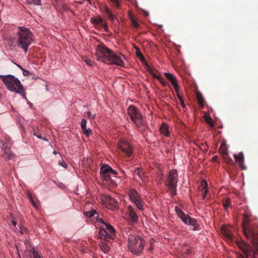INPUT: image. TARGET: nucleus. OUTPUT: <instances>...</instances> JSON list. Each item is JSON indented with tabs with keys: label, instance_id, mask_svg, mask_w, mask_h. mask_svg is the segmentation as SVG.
Returning a JSON list of instances; mask_svg holds the SVG:
<instances>
[{
	"label": "nucleus",
	"instance_id": "obj_1",
	"mask_svg": "<svg viewBox=\"0 0 258 258\" xmlns=\"http://www.w3.org/2000/svg\"><path fill=\"white\" fill-rule=\"evenodd\" d=\"M242 229L244 235L250 242L254 247L252 251L250 245L243 241L237 239L232 232L229 231L227 228V244L233 246H237L244 253L246 258H258V227L251 225L246 217H244L242 221ZM237 258H244L241 253H236Z\"/></svg>",
	"mask_w": 258,
	"mask_h": 258
},
{
	"label": "nucleus",
	"instance_id": "obj_2",
	"mask_svg": "<svg viewBox=\"0 0 258 258\" xmlns=\"http://www.w3.org/2000/svg\"><path fill=\"white\" fill-rule=\"evenodd\" d=\"M122 233L123 237L127 239L128 250L135 254L139 255L144 248V239L136 234L134 231L130 227L124 228Z\"/></svg>",
	"mask_w": 258,
	"mask_h": 258
},
{
	"label": "nucleus",
	"instance_id": "obj_3",
	"mask_svg": "<svg viewBox=\"0 0 258 258\" xmlns=\"http://www.w3.org/2000/svg\"><path fill=\"white\" fill-rule=\"evenodd\" d=\"M0 78L9 91L21 95L23 99L28 100L24 87L17 78L12 75H0Z\"/></svg>",
	"mask_w": 258,
	"mask_h": 258
},
{
	"label": "nucleus",
	"instance_id": "obj_4",
	"mask_svg": "<svg viewBox=\"0 0 258 258\" xmlns=\"http://www.w3.org/2000/svg\"><path fill=\"white\" fill-rule=\"evenodd\" d=\"M33 42V35L31 31L25 27H19L17 36V44L19 47L26 52L28 47Z\"/></svg>",
	"mask_w": 258,
	"mask_h": 258
},
{
	"label": "nucleus",
	"instance_id": "obj_5",
	"mask_svg": "<svg viewBox=\"0 0 258 258\" xmlns=\"http://www.w3.org/2000/svg\"><path fill=\"white\" fill-rule=\"evenodd\" d=\"M117 172L108 165H103L100 168V175L104 184L113 185Z\"/></svg>",
	"mask_w": 258,
	"mask_h": 258
},
{
	"label": "nucleus",
	"instance_id": "obj_6",
	"mask_svg": "<svg viewBox=\"0 0 258 258\" xmlns=\"http://www.w3.org/2000/svg\"><path fill=\"white\" fill-rule=\"evenodd\" d=\"M99 222L102 223L99 233L100 237L107 241L113 239L115 236V231L114 228L109 223L105 222L102 219H100Z\"/></svg>",
	"mask_w": 258,
	"mask_h": 258
},
{
	"label": "nucleus",
	"instance_id": "obj_7",
	"mask_svg": "<svg viewBox=\"0 0 258 258\" xmlns=\"http://www.w3.org/2000/svg\"><path fill=\"white\" fill-rule=\"evenodd\" d=\"M113 51L104 45L99 44L96 49V56L97 60L108 63L109 58Z\"/></svg>",
	"mask_w": 258,
	"mask_h": 258
},
{
	"label": "nucleus",
	"instance_id": "obj_8",
	"mask_svg": "<svg viewBox=\"0 0 258 258\" xmlns=\"http://www.w3.org/2000/svg\"><path fill=\"white\" fill-rule=\"evenodd\" d=\"M127 113L131 119L138 127L144 124L143 117L139 110L134 105H130L127 108Z\"/></svg>",
	"mask_w": 258,
	"mask_h": 258
},
{
	"label": "nucleus",
	"instance_id": "obj_9",
	"mask_svg": "<svg viewBox=\"0 0 258 258\" xmlns=\"http://www.w3.org/2000/svg\"><path fill=\"white\" fill-rule=\"evenodd\" d=\"M178 179V175L176 169L171 170L168 174L166 185L169 189L173 191V195H176L175 189Z\"/></svg>",
	"mask_w": 258,
	"mask_h": 258
},
{
	"label": "nucleus",
	"instance_id": "obj_10",
	"mask_svg": "<svg viewBox=\"0 0 258 258\" xmlns=\"http://www.w3.org/2000/svg\"><path fill=\"white\" fill-rule=\"evenodd\" d=\"M175 210L178 216L185 224H188L194 226L197 225V221L196 219L191 218L188 215H185L180 208L176 207Z\"/></svg>",
	"mask_w": 258,
	"mask_h": 258
},
{
	"label": "nucleus",
	"instance_id": "obj_11",
	"mask_svg": "<svg viewBox=\"0 0 258 258\" xmlns=\"http://www.w3.org/2000/svg\"><path fill=\"white\" fill-rule=\"evenodd\" d=\"M101 199L103 205L108 209L113 211L117 209L118 203L114 199L108 195H103Z\"/></svg>",
	"mask_w": 258,
	"mask_h": 258
},
{
	"label": "nucleus",
	"instance_id": "obj_12",
	"mask_svg": "<svg viewBox=\"0 0 258 258\" xmlns=\"http://www.w3.org/2000/svg\"><path fill=\"white\" fill-rule=\"evenodd\" d=\"M109 59L108 64L116 65L121 67H124L125 66L124 62L125 57L121 53L116 54L113 52Z\"/></svg>",
	"mask_w": 258,
	"mask_h": 258
},
{
	"label": "nucleus",
	"instance_id": "obj_13",
	"mask_svg": "<svg viewBox=\"0 0 258 258\" xmlns=\"http://www.w3.org/2000/svg\"><path fill=\"white\" fill-rule=\"evenodd\" d=\"M128 194L131 201L135 204L137 208L140 211H143L144 208L137 191L134 188H131L128 191Z\"/></svg>",
	"mask_w": 258,
	"mask_h": 258
},
{
	"label": "nucleus",
	"instance_id": "obj_14",
	"mask_svg": "<svg viewBox=\"0 0 258 258\" xmlns=\"http://www.w3.org/2000/svg\"><path fill=\"white\" fill-rule=\"evenodd\" d=\"M12 144L10 141L7 140H0V147L4 151V153L7 155L8 159H11L14 157V154L11 152Z\"/></svg>",
	"mask_w": 258,
	"mask_h": 258
},
{
	"label": "nucleus",
	"instance_id": "obj_15",
	"mask_svg": "<svg viewBox=\"0 0 258 258\" xmlns=\"http://www.w3.org/2000/svg\"><path fill=\"white\" fill-rule=\"evenodd\" d=\"M126 218L133 224H137L139 221L138 216L133 208L130 206L127 207L125 213Z\"/></svg>",
	"mask_w": 258,
	"mask_h": 258
},
{
	"label": "nucleus",
	"instance_id": "obj_16",
	"mask_svg": "<svg viewBox=\"0 0 258 258\" xmlns=\"http://www.w3.org/2000/svg\"><path fill=\"white\" fill-rule=\"evenodd\" d=\"M118 148L128 157H131L133 154V150L131 145L125 141H120L118 144Z\"/></svg>",
	"mask_w": 258,
	"mask_h": 258
},
{
	"label": "nucleus",
	"instance_id": "obj_17",
	"mask_svg": "<svg viewBox=\"0 0 258 258\" xmlns=\"http://www.w3.org/2000/svg\"><path fill=\"white\" fill-rule=\"evenodd\" d=\"M142 169L140 167L137 168L134 171V177L139 182L141 180L142 183L146 182V177L145 176V173L142 172Z\"/></svg>",
	"mask_w": 258,
	"mask_h": 258
},
{
	"label": "nucleus",
	"instance_id": "obj_18",
	"mask_svg": "<svg viewBox=\"0 0 258 258\" xmlns=\"http://www.w3.org/2000/svg\"><path fill=\"white\" fill-rule=\"evenodd\" d=\"M164 75L168 82L173 86L174 89L177 90V87H179V85L178 84V81L175 76L171 73L167 72L164 73Z\"/></svg>",
	"mask_w": 258,
	"mask_h": 258
},
{
	"label": "nucleus",
	"instance_id": "obj_19",
	"mask_svg": "<svg viewBox=\"0 0 258 258\" xmlns=\"http://www.w3.org/2000/svg\"><path fill=\"white\" fill-rule=\"evenodd\" d=\"M104 11L107 14L109 19L113 23H114L116 24V23L118 22V20L116 17V16L113 13L112 11L109 9V8L105 6L104 8Z\"/></svg>",
	"mask_w": 258,
	"mask_h": 258
},
{
	"label": "nucleus",
	"instance_id": "obj_20",
	"mask_svg": "<svg viewBox=\"0 0 258 258\" xmlns=\"http://www.w3.org/2000/svg\"><path fill=\"white\" fill-rule=\"evenodd\" d=\"M87 120L85 119H82L81 122V127L84 134L89 136L92 133V131L90 128H87L86 126Z\"/></svg>",
	"mask_w": 258,
	"mask_h": 258
},
{
	"label": "nucleus",
	"instance_id": "obj_21",
	"mask_svg": "<svg viewBox=\"0 0 258 258\" xmlns=\"http://www.w3.org/2000/svg\"><path fill=\"white\" fill-rule=\"evenodd\" d=\"M208 183L205 180H203L201 182V186L200 187V189L202 191V199H205L206 198V195L208 192Z\"/></svg>",
	"mask_w": 258,
	"mask_h": 258
},
{
	"label": "nucleus",
	"instance_id": "obj_22",
	"mask_svg": "<svg viewBox=\"0 0 258 258\" xmlns=\"http://www.w3.org/2000/svg\"><path fill=\"white\" fill-rule=\"evenodd\" d=\"M160 133L164 135L166 137H170V133L169 131L168 126L165 123H163L161 124L160 128Z\"/></svg>",
	"mask_w": 258,
	"mask_h": 258
},
{
	"label": "nucleus",
	"instance_id": "obj_23",
	"mask_svg": "<svg viewBox=\"0 0 258 258\" xmlns=\"http://www.w3.org/2000/svg\"><path fill=\"white\" fill-rule=\"evenodd\" d=\"M234 158L236 162L240 167L242 166L244 161V156L242 152L239 153L237 155H234Z\"/></svg>",
	"mask_w": 258,
	"mask_h": 258
},
{
	"label": "nucleus",
	"instance_id": "obj_24",
	"mask_svg": "<svg viewBox=\"0 0 258 258\" xmlns=\"http://www.w3.org/2000/svg\"><path fill=\"white\" fill-rule=\"evenodd\" d=\"M91 22L94 24L96 29L99 28L100 25L103 23V21L101 17L98 18H91Z\"/></svg>",
	"mask_w": 258,
	"mask_h": 258
},
{
	"label": "nucleus",
	"instance_id": "obj_25",
	"mask_svg": "<svg viewBox=\"0 0 258 258\" xmlns=\"http://www.w3.org/2000/svg\"><path fill=\"white\" fill-rule=\"evenodd\" d=\"M99 246L101 250L104 253H107L109 250L108 245L105 242H101L99 244Z\"/></svg>",
	"mask_w": 258,
	"mask_h": 258
},
{
	"label": "nucleus",
	"instance_id": "obj_26",
	"mask_svg": "<svg viewBox=\"0 0 258 258\" xmlns=\"http://www.w3.org/2000/svg\"><path fill=\"white\" fill-rule=\"evenodd\" d=\"M219 152L222 155L223 159H225L226 156V143L223 142L219 148Z\"/></svg>",
	"mask_w": 258,
	"mask_h": 258
},
{
	"label": "nucleus",
	"instance_id": "obj_27",
	"mask_svg": "<svg viewBox=\"0 0 258 258\" xmlns=\"http://www.w3.org/2000/svg\"><path fill=\"white\" fill-rule=\"evenodd\" d=\"M197 98L200 105L203 107L205 105V101L202 94L199 93L197 94Z\"/></svg>",
	"mask_w": 258,
	"mask_h": 258
},
{
	"label": "nucleus",
	"instance_id": "obj_28",
	"mask_svg": "<svg viewBox=\"0 0 258 258\" xmlns=\"http://www.w3.org/2000/svg\"><path fill=\"white\" fill-rule=\"evenodd\" d=\"M30 258H41L38 252L36 251L34 248H32L30 253Z\"/></svg>",
	"mask_w": 258,
	"mask_h": 258
},
{
	"label": "nucleus",
	"instance_id": "obj_29",
	"mask_svg": "<svg viewBox=\"0 0 258 258\" xmlns=\"http://www.w3.org/2000/svg\"><path fill=\"white\" fill-rule=\"evenodd\" d=\"M26 3L28 4H33L34 5L37 6H41V0H26Z\"/></svg>",
	"mask_w": 258,
	"mask_h": 258
},
{
	"label": "nucleus",
	"instance_id": "obj_30",
	"mask_svg": "<svg viewBox=\"0 0 258 258\" xmlns=\"http://www.w3.org/2000/svg\"><path fill=\"white\" fill-rule=\"evenodd\" d=\"M97 29H103L106 32H107L108 31V27L107 26V25L106 22H105L104 23H102L100 25L99 28H97Z\"/></svg>",
	"mask_w": 258,
	"mask_h": 258
},
{
	"label": "nucleus",
	"instance_id": "obj_31",
	"mask_svg": "<svg viewBox=\"0 0 258 258\" xmlns=\"http://www.w3.org/2000/svg\"><path fill=\"white\" fill-rule=\"evenodd\" d=\"M28 198H29V199L30 201L31 202L32 205H33V206L36 208H38L37 203L35 202L33 200L32 196L30 194L28 195Z\"/></svg>",
	"mask_w": 258,
	"mask_h": 258
},
{
	"label": "nucleus",
	"instance_id": "obj_32",
	"mask_svg": "<svg viewBox=\"0 0 258 258\" xmlns=\"http://www.w3.org/2000/svg\"><path fill=\"white\" fill-rule=\"evenodd\" d=\"M131 20L133 25L135 28H138L139 26V24L138 23V21L132 16L131 17Z\"/></svg>",
	"mask_w": 258,
	"mask_h": 258
},
{
	"label": "nucleus",
	"instance_id": "obj_33",
	"mask_svg": "<svg viewBox=\"0 0 258 258\" xmlns=\"http://www.w3.org/2000/svg\"><path fill=\"white\" fill-rule=\"evenodd\" d=\"M87 115L88 118L92 119H94L96 117V114H92V113H91V112L90 111H88L87 112Z\"/></svg>",
	"mask_w": 258,
	"mask_h": 258
},
{
	"label": "nucleus",
	"instance_id": "obj_34",
	"mask_svg": "<svg viewBox=\"0 0 258 258\" xmlns=\"http://www.w3.org/2000/svg\"><path fill=\"white\" fill-rule=\"evenodd\" d=\"M174 90L176 93V95H177L178 99L180 101L183 100L182 98L181 95H180V92H179V87H177V90L176 89H174Z\"/></svg>",
	"mask_w": 258,
	"mask_h": 258
},
{
	"label": "nucleus",
	"instance_id": "obj_35",
	"mask_svg": "<svg viewBox=\"0 0 258 258\" xmlns=\"http://www.w3.org/2000/svg\"><path fill=\"white\" fill-rule=\"evenodd\" d=\"M221 232L222 235L225 236L226 235V226L225 225H223L221 227Z\"/></svg>",
	"mask_w": 258,
	"mask_h": 258
},
{
	"label": "nucleus",
	"instance_id": "obj_36",
	"mask_svg": "<svg viewBox=\"0 0 258 258\" xmlns=\"http://www.w3.org/2000/svg\"><path fill=\"white\" fill-rule=\"evenodd\" d=\"M85 61L86 64H87L89 66L91 67L93 66L94 64L93 61H92L91 59H86Z\"/></svg>",
	"mask_w": 258,
	"mask_h": 258
},
{
	"label": "nucleus",
	"instance_id": "obj_37",
	"mask_svg": "<svg viewBox=\"0 0 258 258\" xmlns=\"http://www.w3.org/2000/svg\"><path fill=\"white\" fill-rule=\"evenodd\" d=\"M158 81L160 83L161 85L163 87H165L166 86V83L165 82V81L163 80L162 78H159Z\"/></svg>",
	"mask_w": 258,
	"mask_h": 258
},
{
	"label": "nucleus",
	"instance_id": "obj_38",
	"mask_svg": "<svg viewBox=\"0 0 258 258\" xmlns=\"http://www.w3.org/2000/svg\"><path fill=\"white\" fill-rule=\"evenodd\" d=\"M95 213V211H92L91 212H89L88 213H87V216L89 217H91L94 216V214Z\"/></svg>",
	"mask_w": 258,
	"mask_h": 258
},
{
	"label": "nucleus",
	"instance_id": "obj_39",
	"mask_svg": "<svg viewBox=\"0 0 258 258\" xmlns=\"http://www.w3.org/2000/svg\"><path fill=\"white\" fill-rule=\"evenodd\" d=\"M22 72H23V75L25 76H28L30 74V73L29 72V71H28V70H26L24 69H23Z\"/></svg>",
	"mask_w": 258,
	"mask_h": 258
},
{
	"label": "nucleus",
	"instance_id": "obj_40",
	"mask_svg": "<svg viewBox=\"0 0 258 258\" xmlns=\"http://www.w3.org/2000/svg\"><path fill=\"white\" fill-rule=\"evenodd\" d=\"M58 164H59V165L62 166V167H63L64 168L67 167V164L63 161H62V163H61L60 161H59Z\"/></svg>",
	"mask_w": 258,
	"mask_h": 258
},
{
	"label": "nucleus",
	"instance_id": "obj_41",
	"mask_svg": "<svg viewBox=\"0 0 258 258\" xmlns=\"http://www.w3.org/2000/svg\"><path fill=\"white\" fill-rule=\"evenodd\" d=\"M206 121L209 124H212V119L210 117H207L206 118Z\"/></svg>",
	"mask_w": 258,
	"mask_h": 258
},
{
	"label": "nucleus",
	"instance_id": "obj_42",
	"mask_svg": "<svg viewBox=\"0 0 258 258\" xmlns=\"http://www.w3.org/2000/svg\"><path fill=\"white\" fill-rule=\"evenodd\" d=\"M113 4H114V7H115L116 8H119V2L118 1H117L116 2H115Z\"/></svg>",
	"mask_w": 258,
	"mask_h": 258
},
{
	"label": "nucleus",
	"instance_id": "obj_43",
	"mask_svg": "<svg viewBox=\"0 0 258 258\" xmlns=\"http://www.w3.org/2000/svg\"><path fill=\"white\" fill-rule=\"evenodd\" d=\"M154 242V240L153 238H151L150 239V243H151V247L149 249L150 250H152V249L153 243Z\"/></svg>",
	"mask_w": 258,
	"mask_h": 258
},
{
	"label": "nucleus",
	"instance_id": "obj_44",
	"mask_svg": "<svg viewBox=\"0 0 258 258\" xmlns=\"http://www.w3.org/2000/svg\"><path fill=\"white\" fill-rule=\"evenodd\" d=\"M230 199L229 198H227V204H226L227 208L230 206Z\"/></svg>",
	"mask_w": 258,
	"mask_h": 258
},
{
	"label": "nucleus",
	"instance_id": "obj_45",
	"mask_svg": "<svg viewBox=\"0 0 258 258\" xmlns=\"http://www.w3.org/2000/svg\"><path fill=\"white\" fill-rule=\"evenodd\" d=\"M14 63L15 64H16L17 66V67L20 68L22 71L23 70L24 68H23V67L21 65H20L19 64H17V63H15V62H14Z\"/></svg>",
	"mask_w": 258,
	"mask_h": 258
},
{
	"label": "nucleus",
	"instance_id": "obj_46",
	"mask_svg": "<svg viewBox=\"0 0 258 258\" xmlns=\"http://www.w3.org/2000/svg\"><path fill=\"white\" fill-rule=\"evenodd\" d=\"M140 60L142 61H144L145 60V59L144 58V57L143 56V55L142 54H140Z\"/></svg>",
	"mask_w": 258,
	"mask_h": 258
},
{
	"label": "nucleus",
	"instance_id": "obj_47",
	"mask_svg": "<svg viewBox=\"0 0 258 258\" xmlns=\"http://www.w3.org/2000/svg\"><path fill=\"white\" fill-rule=\"evenodd\" d=\"M180 103L181 104V106L183 108H185V104H184V102H183V100H180Z\"/></svg>",
	"mask_w": 258,
	"mask_h": 258
},
{
	"label": "nucleus",
	"instance_id": "obj_48",
	"mask_svg": "<svg viewBox=\"0 0 258 258\" xmlns=\"http://www.w3.org/2000/svg\"><path fill=\"white\" fill-rule=\"evenodd\" d=\"M153 78H156V79H158V80H159V78H161V77H160L158 76H157V75H156V74H153Z\"/></svg>",
	"mask_w": 258,
	"mask_h": 258
},
{
	"label": "nucleus",
	"instance_id": "obj_49",
	"mask_svg": "<svg viewBox=\"0 0 258 258\" xmlns=\"http://www.w3.org/2000/svg\"><path fill=\"white\" fill-rule=\"evenodd\" d=\"M16 251H17V255H18V258H21L20 253H19V250L17 249V247H16Z\"/></svg>",
	"mask_w": 258,
	"mask_h": 258
},
{
	"label": "nucleus",
	"instance_id": "obj_50",
	"mask_svg": "<svg viewBox=\"0 0 258 258\" xmlns=\"http://www.w3.org/2000/svg\"><path fill=\"white\" fill-rule=\"evenodd\" d=\"M13 224L14 226H16V222L15 221H13Z\"/></svg>",
	"mask_w": 258,
	"mask_h": 258
},
{
	"label": "nucleus",
	"instance_id": "obj_51",
	"mask_svg": "<svg viewBox=\"0 0 258 258\" xmlns=\"http://www.w3.org/2000/svg\"><path fill=\"white\" fill-rule=\"evenodd\" d=\"M223 208H224V209H226V203H224V204H223Z\"/></svg>",
	"mask_w": 258,
	"mask_h": 258
},
{
	"label": "nucleus",
	"instance_id": "obj_52",
	"mask_svg": "<svg viewBox=\"0 0 258 258\" xmlns=\"http://www.w3.org/2000/svg\"><path fill=\"white\" fill-rule=\"evenodd\" d=\"M53 153L54 154H57V152L56 151H53Z\"/></svg>",
	"mask_w": 258,
	"mask_h": 258
},
{
	"label": "nucleus",
	"instance_id": "obj_53",
	"mask_svg": "<svg viewBox=\"0 0 258 258\" xmlns=\"http://www.w3.org/2000/svg\"><path fill=\"white\" fill-rule=\"evenodd\" d=\"M37 137H38V138H40V137L39 136H38Z\"/></svg>",
	"mask_w": 258,
	"mask_h": 258
},
{
	"label": "nucleus",
	"instance_id": "obj_54",
	"mask_svg": "<svg viewBox=\"0 0 258 258\" xmlns=\"http://www.w3.org/2000/svg\"><path fill=\"white\" fill-rule=\"evenodd\" d=\"M226 161H227V163H228V158H227V159H226Z\"/></svg>",
	"mask_w": 258,
	"mask_h": 258
},
{
	"label": "nucleus",
	"instance_id": "obj_55",
	"mask_svg": "<svg viewBox=\"0 0 258 258\" xmlns=\"http://www.w3.org/2000/svg\"><path fill=\"white\" fill-rule=\"evenodd\" d=\"M29 105H31V106H32V103H30V104H29Z\"/></svg>",
	"mask_w": 258,
	"mask_h": 258
},
{
	"label": "nucleus",
	"instance_id": "obj_56",
	"mask_svg": "<svg viewBox=\"0 0 258 258\" xmlns=\"http://www.w3.org/2000/svg\"><path fill=\"white\" fill-rule=\"evenodd\" d=\"M29 105H31V106H32V103H30V104H29Z\"/></svg>",
	"mask_w": 258,
	"mask_h": 258
},
{
	"label": "nucleus",
	"instance_id": "obj_57",
	"mask_svg": "<svg viewBox=\"0 0 258 258\" xmlns=\"http://www.w3.org/2000/svg\"><path fill=\"white\" fill-rule=\"evenodd\" d=\"M2 97V95H1V94L0 93V98H1Z\"/></svg>",
	"mask_w": 258,
	"mask_h": 258
}]
</instances>
